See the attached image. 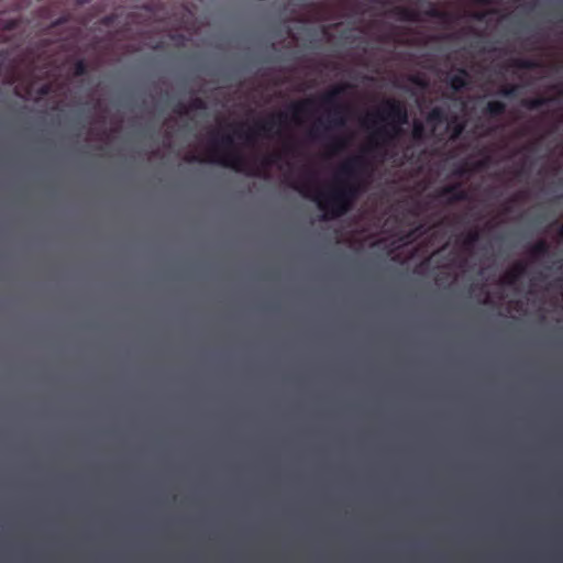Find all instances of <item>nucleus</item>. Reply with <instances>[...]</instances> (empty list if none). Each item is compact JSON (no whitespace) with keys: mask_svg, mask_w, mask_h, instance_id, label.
<instances>
[{"mask_svg":"<svg viewBox=\"0 0 563 563\" xmlns=\"http://www.w3.org/2000/svg\"><path fill=\"white\" fill-rule=\"evenodd\" d=\"M369 163L364 156H351L339 166L335 174V185L327 191L313 194L310 181L292 183L291 188L299 191L305 199L317 202L319 210L329 218H340L347 213L356 200L366 190V179Z\"/></svg>","mask_w":563,"mask_h":563,"instance_id":"obj_1","label":"nucleus"},{"mask_svg":"<svg viewBox=\"0 0 563 563\" xmlns=\"http://www.w3.org/2000/svg\"><path fill=\"white\" fill-rule=\"evenodd\" d=\"M349 89V84L340 82L322 92L317 98H306L300 101H295L288 106L292 121L299 124L300 115L310 114L314 106L319 103V106L327 109V115L318 119L317 123L308 131L310 141H320L328 131L344 128L345 121L347 120L349 106L341 102L339 99L340 96L347 92Z\"/></svg>","mask_w":563,"mask_h":563,"instance_id":"obj_2","label":"nucleus"},{"mask_svg":"<svg viewBox=\"0 0 563 563\" xmlns=\"http://www.w3.org/2000/svg\"><path fill=\"white\" fill-rule=\"evenodd\" d=\"M373 118L385 123L374 130L372 136V151L380 153L390 147L401 135V128L408 124V110L400 100L386 99L380 108L374 112Z\"/></svg>","mask_w":563,"mask_h":563,"instance_id":"obj_3","label":"nucleus"},{"mask_svg":"<svg viewBox=\"0 0 563 563\" xmlns=\"http://www.w3.org/2000/svg\"><path fill=\"white\" fill-rule=\"evenodd\" d=\"M210 153L209 162L218 163L236 173H245L249 176H258L257 172L245 169V159L240 152L234 150L233 136L228 133L213 131L210 133Z\"/></svg>","mask_w":563,"mask_h":563,"instance_id":"obj_4","label":"nucleus"},{"mask_svg":"<svg viewBox=\"0 0 563 563\" xmlns=\"http://www.w3.org/2000/svg\"><path fill=\"white\" fill-rule=\"evenodd\" d=\"M286 119V113L278 112L254 123V126H250L246 131L242 130V124H231V128H233L236 137L243 140L247 145H254L258 137L279 135V129H275L280 128Z\"/></svg>","mask_w":563,"mask_h":563,"instance_id":"obj_5","label":"nucleus"},{"mask_svg":"<svg viewBox=\"0 0 563 563\" xmlns=\"http://www.w3.org/2000/svg\"><path fill=\"white\" fill-rule=\"evenodd\" d=\"M439 199H445L448 205L468 200V192L462 189L461 184L448 185L438 191Z\"/></svg>","mask_w":563,"mask_h":563,"instance_id":"obj_6","label":"nucleus"},{"mask_svg":"<svg viewBox=\"0 0 563 563\" xmlns=\"http://www.w3.org/2000/svg\"><path fill=\"white\" fill-rule=\"evenodd\" d=\"M207 109V102L200 97H194L188 103L184 101H176L172 111L176 115H188L189 111H201Z\"/></svg>","mask_w":563,"mask_h":563,"instance_id":"obj_7","label":"nucleus"},{"mask_svg":"<svg viewBox=\"0 0 563 563\" xmlns=\"http://www.w3.org/2000/svg\"><path fill=\"white\" fill-rule=\"evenodd\" d=\"M284 155L294 157L296 155V143L291 140L284 142L282 152H273L263 158V166H274L283 161Z\"/></svg>","mask_w":563,"mask_h":563,"instance_id":"obj_8","label":"nucleus"},{"mask_svg":"<svg viewBox=\"0 0 563 563\" xmlns=\"http://www.w3.org/2000/svg\"><path fill=\"white\" fill-rule=\"evenodd\" d=\"M446 82L452 91L459 92L468 85V73L465 68H459L455 73L446 76Z\"/></svg>","mask_w":563,"mask_h":563,"instance_id":"obj_9","label":"nucleus"},{"mask_svg":"<svg viewBox=\"0 0 563 563\" xmlns=\"http://www.w3.org/2000/svg\"><path fill=\"white\" fill-rule=\"evenodd\" d=\"M526 274V264L523 262H516L511 268L506 271L503 275L501 282L505 286H514Z\"/></svg>","mask_w":563,"mask_h":563,"instance_id":"obj_10","label":"nucleus"},{"mask_svg":"<svg viewBox=\"0 0 563 563\" xmlns=\"http://www.w3.org/2000/svg\"><path fill=\"white\" fill-rule=\"evenodd\" d=\"M390 14L395 15L400 22H418L419 11L404 5H396L390 10Z\"/></svg>","mask_w":563,"mask_h":563,"instance_id":"obj_11","label":"nucleus"},{"mask_svg":"<svg viewBox=\"0 0 563 563\" xmlns=\"http://www.w3.org/2000/svg\"><path fill=\"white\" fill-rule=\"evenodd\" d=\"M446 121H448L446 110H444L441 107L431 108L429 113H427V115H426L427 124L431 125V128H433V130L437 126L442 125Z\"/></svg>","mask_w":563,"mask_h":563,"instance_id":"obj_12","label":"nucleus"},{"mask_svg":"<svg viewBox=\"0 0 563 563\" xmlns=\"http://www.w3.org/2000/svg\"><path fill=\"white\" fill-rule=\"evenodd\" d=\"M550 255V244L545 240H540L533 243L529 249V256L532 261H541Z\"/></svg>","mask_w":563,"mask_h":563,"instance_id":"obj_13","label":"nucleus"},{"mask_svg":"<svg viewBox=\"0 0 563 563\" xmlns=\"http://www.w3.org/2000/svg\"><path fill=\"white\" fill-rule=\"evenodd\" d=\"M478 240H481V233L477 229L468 231L463 235V239H461V250L465 253H471Z\"/></svg>","mask_w":563,"mask_h":563,"instance_id":"obj_14","label":"nucleus"},{"mask_svg":"<svg viewBox=\"0 0 563 563\" xmlns=\"http://www.w3.org/2000/svg\"><path fill=\"white\" fill-rule=\"evenodd\" d=\"M507 110V106L501 101H488L486 103L484 110V115H487L489 118H500L504 115L505 111Z\"/></svg>","mask_w":563,"mask_h":563,"instance_id":"obj_15","label":"nucleus"},{"mask_svg":"<svg viewBox=\"0 0 563 563\" xmlns=\"http://www.w3.org/2000/svg\"><path fill=\"white\" fill-rule=\"evenodd\" d=\"M550 99L544 97L526 98L521 100V107L529 111H537L547 106Z\"/></svg>","mask_w":563,"mask_h":563,"instance_id":"obj_16","label":"nucleus"},{"mask_svg":"<svg viewBox=\"0 0 563 563\" xmlns=\"http://www.w3.org/2000/svg\"><path fill=\"white\" fill-rule=\"evenodd\" d=\"M424 15L430 19H438L441 21H446L449 19V14L446 11L439 9L433 3L429 4V9L424 11Z\"/></svg>","mask_w":563,"mask_h":563,"instance_id":"obj_17","label":"nucleus"},{"mask_svg":"<svg viewBox=\"0 0 563 563\" xmlns=\"http://www.w3.org/2000/svg\"><path fill=\"white\" fill-rule=\"evenodd\" d=\"M512 66L520 69L532 70L538 67V63L533 59H515L512 60Z\"/></svg>","mask_w":563,"mask_h":563,"instance_id":"obj_18","label":"nucleus"},{"mask_svg":"<svg viewBox=\"0 0 563 563\" xmlns=\"http://www.w3.org/2000/svg\"><path fill=\"white\" fill-rule=\"evenodd\" d=\"M89 68L87 67V63L85 59L76 60L75 65H73V76L82 77L86 76Z\"/></svg>","mask_w":563,"mask_h":563,"instance_id":"obj_19","label":"nucleus"},{"mask_svg":"<svg viewBox=\"0 0 563 563\" xmlns=\"http://www.w3.org/2000/svg\"><path fill=\"white\" fill-rule=\"evenodd\" d=\"M330 151L332 153H340L345 147V140L341 136H334L331 139L330 144H328Z\"/></svg>","mask_w":563,"mask_h":563,"instance_id":"obj_20","label":"nucleus"},{"mask_svg":"<svg viewBox=\"0 0 563 563\" xmlns=\"http://www.w3.org/2000/svg\"><path fill=\"white\" fill-rule=\"evenodd\" d=\"M426 132V129L423 128V124L419 121L413 122L412 125V137L417 141L421 140L423 137V133Z\"/></svg>","mask_w":563,"mask_h":563,"instance_id":"obj_21","label":"nucleus"},{"mask_svg":"<svg viewBox=\"0 0 563 563\" xmlns=\"http://www.w3.org/2000/svg\"><path fill=\"white\" fill-rule=\"evenodd\" d=\"M517 86H503L498 90V96H503L506 98H512L516 96Z\"/></svg>","mask_w":563,"mask_h":563,"instance_id":"obj_22","label":"nucleus"},{"mask_svg":"<svg viewBox=\"0 0 563 563\" xmlns=\"http://www.w3.org/2000/svg\"><path fill=\"white\" fill-rule=\"evenodd\" d=\"M450 128L452 129V140L460 137L462 131H464V125L462 123H455L453 121L450 123Z\"/></svg>","mask_w":563,"mask_h":563,"instance_id":"obj_23","label":"nucleus"},{"mask_svg":"<svg viewBox=\"0 0 563 563\" xmlns=\"http://www.w3.org/2000/svg\"><path fill=\"white\" fill-rule=\"evenodd\" d=\"M18 27V21L11 20L4 24V31L11 32Z\"/></svg>","mask_w":563,"mask_h":563,"instance_id":"obj_24","label":"nucleus"},{"mask_svg":"<svg viewBox=\"0 0 563 563\" xmlns=\"http://www.w3.org/2000/svg\"><path fill=\"white\" fill-rule=\"evenodd\" d=\"M113 19H115V16H114L113 14H108V15H106V16H103V18H102V21H101V22H102V24H103V25H107V26H108V25H111V24H112Z\"/></svg>","mask_w":563,"mask_h":563,"instance_id":"obj_25","label":"nucleus"},{"mask_svg":"<svg viewBox=\"0 0 563 563\" xmlns=\"http://www.w3.org/2000/svg\"><path fill=\"white\" fill-rule=\"evenodd\" d=\"M187 162L188 163H202L203 159L199 156L191 155V156H187Z\"/></svg>","mask_w":563,"mask_h":563,"instance_id":"obj_26","label":"nucleus"},{"mask_svg":"<svg viewBox=\"0 0 563 563\" xmlns=\"http://www.w3.org/2000/svg\"><path fill=\"white\" fill-rule=\"evenodd\" d=\"M49 91H51V86L44 85V86H42L41 91H38V92H41L42 96H46Z\"/></svg>","mask_w":563,"mask_h":563,"instance_id":"obj_27","label":"nucleus"},{"mask_svg":"<svg viewBox=\"0 0 563 563\" xmlns=\"http://www.w3.org/2000/svg\"><path fill=\"white\" fill-rule=\"evenodd\" d=\"M64 22H65V19H64V18L58 19L57 21H55V23H54V24H52V29L57 27L58 25H60V24H62V23H64Z\"/></svg>","mask_w":563,"mask_h":563,"instance_id":"obj_28","label":"nucleus"},{"mask_svg":"<svg viewBox=\"0 0 563 563\" xmlns=\"http://www.w3.org/2000/svg\"><path fill=\"white\" fill-rule=\"evenodd\" d=\"M559 236L563 239V223L562 227L559 228Z\"/></svg>","mask_w":563,"mask_h":563,"instance_id":"obj_29","label":"nucleus"},{"mask_svg":"<svg viewBox=\"0 0 563 563\" xmlns=\"http://www.w3.org/2000/svg\"><path fill=\"white\" fill-rule=\"evenodd\" d=\"M416 231L421 232L422 231V225L417 227Z\"/></svg>","mask_w":563,"mask_h":563,"instance_id":"obj_30","label":"nucleus"},{"mask_svg":"<svg viewBox=\"0 0 563 563\" xmlns=\"http://www.w3.org/2000/svg\"><path fill=\"white\" fill-rule=\"evenodd\" d=\"M562 299H563V294H562Z\"/></svg>","mask_w":563,"mask_h":563,"instance_id":"obj_31","label":"nucleus"}]
</instances>
